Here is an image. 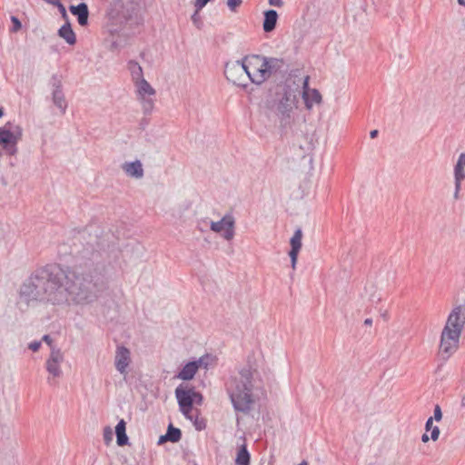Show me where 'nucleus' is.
Wrapping results in <instances>:
<instances>
[{
    "label": "nucleus",
    "mask_w": 465,
    "mask_h": 465,
    "mask_svg": "<svg viewBox=\"0 0 465 465\" xmlns=\"http://www.w3.org/2000/svg\"><path fill=\"white\" fill-rule=\"evenodd\" d=\"M87 242L81 258L74 265L48 263L35 269L20 287V299L27 305L32 302L61 305L91 304L107 289L105 265L97 236Z\"/></svg>",
    "instance_id": "nucleus-1"
},
{
    "label": "nucleus",
    "mask_w": 465,
    "mask_h": 465,
    "mask_svg": "<svg viewBox=\"0 0 465 465\" xmlns=\"http://www.w3.org/2000/svg\"><path fill=\"white\" fill-rule=\"evenodd\" d=\"M255 373L257 371L247 365L238 371V375L231 376L225 383L232 407L238 412L248 414L252 409L255 402L252 395Z\"/></svg>",
    "instance_id": "nucleus-2"
},
{
    "label": "nucleus",
    "mask_w": 465,
    "mask_h": 465,
    "mask_svg": "<svg viewBox=\"0 0 465 465\" xmlns=\"http://www.w3.org/2000/svg\"><path fill=\"white\" fill-rule=\"evenodd\" d=\"M295 77L291 75L278 86L272 104V110L279 120L282 133L290 126L293 109L297 108L301 95V79L296 80Z\"/></svg>",
    "instance_id": "nucleus-3"
},
{
    "label": "nucleus",
    "mask_w": 465,
    "mask_h": 465,
    "mask_svg": "<svg viewBox=\"0 0 465 465\" xmlns=\"http://www.w3.org/2000/svg\"><path fill=\"white\" fill-rule=\"evenodd\" d=\"M141 0H113L106 16L112 25L117 28L110 29L117 31L127 23H138Z\"/></svg>",
    "instance_id": "nucleus-4"
},
{
    "label": "nucleus",
    "mask_w": 465,
    "mask_h": 465,
    "mask_svg": "<svg viewBox=\"0 0 465 465\" xmlns=\"http://www.w3.org/2000/svg\"><path fill=\"white\" fill-rule=\"evenodd\" d=\"M248 80L256 85H261L269 79L267 69V56L261 54H247L242 59Z\"/></svg>",
    "instance_id": "nucleus-5"
},
{
    "label": "nucleus",
    "mask_w": 465,
    "mask_h": 465,
    "mask_svg": "<svg viewBox=\"0 0 465 465\" xmlns=\"http://www.w3.org/2000/svg\"><path fill=\"white\" fill-rule=\"evenodd\" d=\"M12 124L6 123L0 127V145L6 154L14 156L18 152L17 143L22 139L23 130L19 125L11 129Z\"/></svg>",
    "instance_id": "nucleus-6"
},
{
    "label": "nucleus",
    "mask_w": 465,
    "mask_h": 465,
    "mask_svg": "<svg viewBox=\"0 0 465 465\" xmlns=\"http://www.w3.org/2000/svg\"><path fill=\"white\" fill-rule=\"evenodd\" d=\"M460 334L444 326L440 334L438 356L442 361H448L459 349Z\"/></svg>",
    "instance_id": "nucleus-7"
},
{
    "label": "nucleus",
    "mask_w": 465,
    "mask_h": 465,
    "mask_svg": "<svg viewBox=\"0 0 465 465\" xmlns=\"http://www.w3.org/2000/svg\"><path fill=\"white\" fill-rule=\"evenodd\" d=\"M244 66L242 60L226 63L224 66L226 79L237 86L247 87L246 80H248L249 71H245Z\"/></svg>",
    "instance_id": "nucleus-8"
},
{
    "label": "nucleus",
    "mask_w": 465,
    "mask_h": 465,
    "mask_svg": "<svg viewBox=\"0 0 465 465\" xmlns=\"http://www.w3.org/2000/svg\"><path fill=\"white\" fill-rule=\"evenodd\" d=\"M175 397L179 405L180 411L186 419L193 420L191 415L193 409L194 387H183L182 384L175 389Z\"/></svg>",
    "instance_id": "nucleus-9"
},
{
    "label": "nucleus",
    "mask_w": 465,
    "mask_h": 465,
    "mask_svg": "<svg viewBox=\"0 0 465 465\" xmlns=\"http://www.w3.org/2000/svg\"><path fill=\"white\" fill-rule=\"evenodd\" d=\"M301 79V95L304 101V104L306 109H312L313 104H321L322 103V94L317 89H310L309 81L310 76L306 75Z\"/></svg>",
    "instance_id": "nucleus-10"
},
{
    "label": "nucleus",
    "mask_w": 465,
    "mask_h": 465,
    "mask_svg": "<svg viewBox=\"0 0 465 465\" xmlns=\"http://www.w3.org/2000/svg\"><path fill=\"white\" fill-rule=\"evenodd\" d=\"M234 218L231 214H225L220 221L211 223V230L222 233V236L230 241L234 236Z\"/></svg>",
    "instance_id": "nucleus-11"
},
{
    "label": "nucleus",
    "mask_w": 465,
    "mask_h": 465,
    "mask_svg": "<svg viewBox=\"0 0 465 465\" xmlns=\"http://www.w3.org/2000/svg\"><path fill=\"white\" fill-rule=\"evenodd\" d=\"M464 325L465 305H458L449 314L445 326H448L450 331L461 334Z\"/></svg>",
    "instance_id": "nucleus-12"
},
{
    "label": "nucleus",
    "mask_w": 465,
    "mask_h": 465,
    "mask_svg": "<svg viewBox=\"0 0 465 465\" xmlns=\"http://www.w3.org/2000/svg\"><path fill=\"white\" fill-rule=\"evenodd\" d=\"M51 84L53 86V103L60 110L61 114H64L67 108V102L63 92L62 82L56 74L52 76Z\"/></svg>",
    "instance_id": "nucleus-13"
},
{
    "label": "nucleus",
    "mask_w": 465,
    "mask_h": 465,
    "mask_svg": "<svg viewBox=\"0 0 465 465\" xmlns=\"http://www.w3.org/2000/svg\"><path fill=\"white\" fill-rule=\"evenodd\" d=\"M130 351L124 345L117 346L114 364L120 373H125L130 362Z\"/></svg>",
    "instance_id": "nucleus-14"
},
{
    "label": "nucleus",
    "mask_w": 465,
    "mask_h": 465,
    "mask_svg": "<svg viewBox=\"0 0 465 465\" xmlns=\"http://www.w3.org/2000/svg\"><path fill=\"white\" fill-rule=\"evenodd\" d=\"M63 361V354L59 349H52L49 359L46 361V370L54 377H59L62 373L59 362Z\"/></svg>",
    "instance_id": "nucleus-15"
},
{
    "label": "nucleus",
    "mask_w": 465,
    "mask_h": 465,
    "mask_svg": "<svg viewBox=\"0 0 465 465\" xmlns=\"http://www.w3.org/2000/svg\"><path fill=\"white\" fill-rule=\"evenodd\" d=\"M71 14L77 18V22L81 26H86L88 25L89 18V8L86 3L82 2L78 5H71L69 6Z\"/></svg>",
    "instance_id": "nucleus-16"
},
{
    "label": "nucleus",
    "mask_w": 465,
    "mask_h": 465,
    "mask_svg": "<svg viewBox=\"0 0 465 465\" xmlns=\"http://www.w3.org/2000/svg\"><path fill=\"white\" fill-rule=\"evenodd\" d=\"M278 17V13L273 9L264 11L262 29L265 33H271L275 29Z\"/></svg>",
    "instance_id": "nucleus-17"
},
{
    "label": "nucleus",
    "mask_w": 465,
    "mask_h": 465,
    "mask_svg": "<svg viewBox=\"0 0 465 465\" xmlns=\"http://www.w3.org/2000/svg\"><path fill=\"white\" fill-rule=\"evenodd\" d=\"M122 168L130 177L140 179L143 176V165L139 160L124 163Z\"/></svg>",
    "instance_id": "nucleus-18"
},
{
    "label": "nucleus",
    "mask_w": 465,
    "mask_h": 465,
    "mask_svg": "<svg viewBox=\"0 0 465 465\" xmlns=\"http://www.w3.org/2000/svg\"><path fill=\"white\" fill-rule=\"evenodd\" d=\"M58 35L63 38L69 45L76 43V35L69 21H66L58 30Z\"/></svg>",
    "instance_id": "nucleus-19"
},
{
    "label": "nucleus",
    "mask_w": 465,
    "mask_h": 465,
    "mask_svg": "<svg viewBox=\"0 0 465 465\" xmlns=\"http://www.w3.org/2000/svg\"><path fill=\"white\" fill-rule=\"evenodd\" d=\"M285 66L286 63L283 58L267 57V69L269 71V78L278 72H286L287 68L284 70Z\"/></svg>",
    "instance_id": "nucleus-20"
},
{
    "label": "nucleus",
    "mask_w": 465,
    "mask_h": 465,
    "mask_svg": "<svg viewBox=\"0 0 465 465\" xmlns=\"http://www.w3.org/2000/svg\"><path fill=\"white\" fill-rule=\"evenodd\" d=\"M198 371L196 362L193 361L187 362L181 371L175 375L176 378L183 381H191Z\"/></svg>",
    "instance_id": "nucleus-21"
},
{
    "label": "nucleus",
    "mask_w": 465,
    "mask_h": 465,
    "mask_svg": "<svg viewBox=\"0 0 465 465\" xmlns=\"http://www.w3.org/2000/svg\"><path fill=\"white\" fill-rule=\"evenodd\" d=\"M116 443L123 447L129 444V438L126 434V422L121 419L115 426Z\"/></svg>",
    "instance_id": "nucleus-22"
},
{
    "label": "nucleus",
    "mask_w": 465,
    "mask_h": 465,
    "mask_svg": "<svg viewBox=\"0 0 465 465\" xmlns=\"http://www.w3.org/2000/svg\"><path fill=\"white\" fill-rule=\"evenodd\" d=\"M251 462V454L247 449L245 443L242 444L238 450L235 458L236 465H250Z\"/></svg>",
    "instance_id": "nucleus-23"
},
{
    "label": "nucleus",
    "mask_w": 465,
    "mask_h": 465,
    "mask_svg": "<svg viewBox=\"0 0 465 465\" xmlns=\"http://www.w3.org/2000/svg\"><path fill=\"white\" fill-rule=\"evenodd\" d=\"M127 67L134 83H138L140 80L143 79V68L136 61L130 60L127 64Z\"/></svg>",
    "instance_id": "nucleus-24"
},
{
    "label": "nucleus",
    "mask_w": 465,
    "mask_h": 465,
    "mask_svg": "<svg viewBox=\"0 0 465 465\" xmlns=\"http://www.w3.org/2000/svg\"><path fill=\"white\" fill-rule=\"evenodd\" d=\"M165 438H167L170 442L176 443L182 439V431L179 428L170 423L165 433Z\"/></svg>",
    "instance_id": "nucleus-25"
},
{
    "label": "nucleus",
    "mask_w": 465,
    "mask_h": 465,
    "mask_svg": "<svg viewBox=\"0 0 465 465\" xmlns=\"http://www.w3.org/2000/svg\"><path fill=\"white\" fill-rule=\"evenodd\" d=\"M135 84L141 96H144V94L153 95L155 94V90L144 78L135 83Z\"/></svg>",
    "instance_id": "nucleus-26"
},
{
    "label": "nucleus",
    "mask_w": 465,
    "mask_h": 465,
    "mask_svg": "<svg viewBox=\"0 0 465 465\" xmlns=\"http://www.w3.org/2000/svg\"><path fill=\"white\" fill-rule=\"evenodd\" d=\"M302 231L301 228H297L290 240V245L292 248L302 249Z\"/></svg>",
    "instance_id": "nucleus-27"
},
{
    "label": "nucleus",
    "mask_w": 465,
    "mask_h": 465,
    "mask_svg": "<svg viewBox=\"0 0 465 465\" xmlns=\"http://www.w3.org/2000/svg\"><path fill=\"white\" fill-rule=\"evenodd\" d=\"M454 178L455 184L457 185L458 189L461 188V182L465 179V172L463 167H460V165L454 166Z\"/></svg>",
    "instance_id": "nucleus-28"
},
{
    "label": "nucleus",
    "mask_w": 465,
    "mask_h": 465,
    "mask_svg": "<svg viewBox=\"0 0 465 465\" xmlns=\"http://www.w3.org/2000/svg\"><path fill=\"white\" fill-rule=\"evenodd\" d=\"M10 20L12 26L10 27L9 32L12 34L19 32L23 26L19 18L15 15H11Z\"/></svg>",
    "instance_id": "nucleus-29"
},
{
    "label": "nucleus",
    "mask_w": 465,
    "mask_h": 465,
    "mask_svg": "<svg viewBox=\"0 0 465 465\" xmlns=\"http://www.w3.org/2000/svg\"><path fill=\"white\" fill-rule=\"evenodd\" d=\"M142 104H143V111L145 114H148L152 112L153 108V101L152 98H144L142 97Z\"/></svg>",
    "instance_id": "nucleus-30"
},
{
    "label": "nucleus",
    "mask_w": 465,
    "mask_h": 465,
    "mask_svg": "<svg viewBox=\"0 0 465 465\" xmlns=\"http://www.w3.org/2000/svg\"><path fill=\"white\" fill-rule=\"evenodd\" d=\"M210 359H211V356L209 354H205V355L200 357L197 361H193V362H196L197 370H199V368H201V367L207 369L209 366Z\"/></svg>",
    "instance_id": "nucleus-31"
},
{
    "label": "nucleus",
    "mask_w": 465,
    "mask_h": 465,
    "mask_svg": "<svg viewBox=\"0 0 465 465\" xmlns=\"http://www.w3.org/2000/svg\"><path fill=\"white\" fill-rule=\"evenodd\" d=\"M300 251H301V249L292 248V247H291V250L289 251V256L291 259V263H292V269H295Z\"/></svg>",
    "instance_id": "nucleus-32"
},
{
    "label": "nucleus",
    "mask_w": 465,
    "mask_h": 465,
    "mask_svg": "<svg viewBox=\"0 0 465 465\" xmlns=\"http://www.w3.org/2000/svg\"><path fill=\"white\" fill-rule=\"evenodd\" d=\"M113 435H114V433H113L112 428L109 426L104 427L103 436H104V441L106 445H109L112 442Z\"/></svg>",
    "instance_id": "nucleus-33"
},
{
    "label": "nucleus",
    "mask_w": 465,
    "mask_h": 465,
    "mask_svg": "<svg viewBox=\"0 0 465 465\" xmlns=\"http://www.w3.org/2000/svg\"><path fill=\"white\" fill-rule=\"evenodd\" d=\"M242 0H227V5L229 9L235 12L236 9L242 5Z\"/></svg>",
    "instance_id": "nucleus-34"
},
{
    "label": "nucleus",
    "mask_w": 465,
    "mask_h": 465,
    "mask_svg": "<svg viewBox=\"0 0 465 465\" xmlns=\"http://www.w3.org/2000/svg\"><path fill=\"white\" fill-rule=\"evenodd\" d=\"M55 7L58 8V11L61 14L62 18L64 20H65V22L69 21V17H68L66 9H65L64 5L62 4V2H60L58 5H56Z\"/></svg>",
    "instance_id": "nucleus-35"
},
{
    "label": "nucleus",
    "mask_w": 465,
    "mask_h": 465,
    "mask_svg": "<svg viewBox=\"0 0 465 465\" xmlns=\"http://www.w3.org/2000/svg\"><path fill=\"white\" fill-rule=\"evenodd\" d=\"M432 418L436 421H440L442 419V411H441V408L439 404L435 405V407H434V413H433Z\"/></svg>",
    "instance_id": "nucleus-36"
},
{
    "label": "nucleus",
    "mask_w": 465,
    "mask_h": 465,
    "mask_svg": "<svg viewBox=\"0 0 465 465\" xmlns=\"http://www.w3.org/2000/svg\"><path fill=\"white\" fill-rule=\"evenodd\" d=\"M430 430H431L430 439L433 441H436L440 437V428L438 426H434Z\"/></svg>",
    "instance_id": "nucleus-37"
},
{
    "label": "nucleus",
    "mask_w": 465,
    "mask_h": 465,
    "mask_svg": "<svg viewBox=\"0 0 465 465\" xmlns=\"http://www.w3.org/2000/svg\"><path fill=\"white\" fill-rule=\"evenodd\" d=\"M203 401V394L201 392H199V391L194 390V394H193V401H194V403H196L198 405H202Z\"/></svg>",
    "instance_id": "nucleus-38"
},
{
    "label": "nucleus",
    "mask_w": 465,
    "mask_h": 465,
    "mask_svg": "<svg viewBox=\"0 0 465 465\" xmlns=\"http://www.w3.org/2000/svg\"><path fill=\"white\" fill-rule=\"evenodd\" d=\"M211 0H195L194 6L197 10H202Z\"/></svg>",
    "instance_id": "nucleus-39"
},
{
    "label": "nucleus",
    "mask_w": 465,
    "mask_h": 465,
    "mask_svg": "<svg viewBox=\"0 0 465 465\" xmlns=\"http://www.w3.org/2000/svg\"><path fill=\"white\" fill-rule=\"evenodd\" d=\"M194 427L197 430H202L205 429V427H206L205 421L204 420L199 421L198 420H195Z\"/></svg>",
    "instance_id": "nucleus-40"
},
{
    "label": "nucleus",
    "mask_w": 465,
    "mask_h": 465,
    "mask_svg": "<svg viewBox=\"0 0 465 465\" xmlns=\"http://www.w3.org/2000/svg\"><path fill=\"white\" fill-rule=\"evenodd\" d=\"M41 347V341H33L29 344L28 348L33 351H37Z\"/></svg>",
    "instance_id": "nucleus-41"
},
{
    "label": "nucleus",
    "mask_w": 465,
    "mask_h": 465,
    "mask_svg": "<svg viewBox=\"0 0 465 465\" xmlns=\"http://www.w3.org/2000/svg\"><path fill=\"white\" fill-rule=\"evenodd\" d=\"M455 165H460V167L464 168V166H465V153H462L460 154L459 159Z\"/></svg>",
    "instance_id": "nucleus-42"
},
{
    "label": "nucleus",
    "mask_w": 465,
    "mask_h": 465,
    "mask_svg": "<svg viewBox=\"0 0 465 465\" xmlns=\"http://www.w3.org/2000/svg\"><path fill=\"white\" fill-rule=\"evenodd\" d=\"M200 11L201 10H197V8H195V12L192 15V21L193 22L194 25H197L199 22H201L200 15H199Z\"/></svg>",
    "instance_id": "nucleus-43"
},
{
    "label": "nucleus",
    "mask_w": 465,
    "mask_h": 465,
    "mask_svg": "<svg viewBox=\"0 0 465 465\" xmlns=\"http://www.w3.org/2000/svg\"><path fill=\"white\" fill-rule=\"evenodd\" d=\"M433 418L432 417H430L427 420H426V423H425V430L426 431H429L432 428H433Z\"/></svg>",
    "instance_id": "nucleus-44"
},
{
    "label": "nucleus",
    "mask_w": 465,
    "mask_h": 465,
    "mask_svg": "<svg viewBox=\"0 0 465 465\" xmlns=\"http://www.w3.org/2000/svg\"><path fill=\"white\" fill-rule=\"evenodd\" d=\"M270 5L276 6V7H282L283 5L282 0H269Z\"/></svg>",
    "instance_id": "nucleus-45"
},
{
    "label": "nucleus",
    "mask_w": 465,
    "mask_h": 465,
    "mask_svg": "<svg viewBox=\"0 0 465 465\" xmlns=\"http://www.w3.org/2000/svg\"><path fill=\"white\" fill-rule=\"evenodd\" d=\"M43 341H45L48 345H51L53 342L52 338L48 334L43 336Z\"/></svg>",
    "instance_id": "nucleus-46"
},
{
    "label": "nucleus",
    "mask_w": 465,
    "mask_h": 465,
    "mask_svg": "<svg viewBox=\"0 0 465 465\" xmlns=\"http://www.w3.org/2000/svg\"><path fill=\"white\" fill-rule=\"evenodd\" d=\"M378 134H379V131L376 129L370 132V136L371 139L376 138L378 136Z\"/></svg>",
    "instance_id": "nucleus-47"
},
{
    "label": "nucleus",
    "mask_w": 465,
    "mask_h": 465,
    "mask_svg": "<svg viewBox=\"0 0 465 465\" xmlns=\"http://www.w3.org/2000/svg\"><path fill=\"white\" fill-rule=\"evenodd\" d=\"M45 1L54 6H56V5H58L61 2V0H45Z\"/></svg>",
    "instance_id": "nucleus-48"
},
{
    "label": "nucleus",
    "mask_w": 465,
    "mask_h": 465,
    "mask_svg": "<svg viewBox=\"0 0 465 465\" xmlns=\"http://www.w3.org/2000/svg\"><path fill=\"white\" fill-rule=\"evenodd\" d=\"M165 441H169V440L167 438H165V434H164V435L160 436V438L158 440V444H162Z\"/></svg>",
    "instance_id": "nucleus-49"
},
{
    "label": "nucleus",
    "mask_w": 465,
    "mask_h": 465,
    "mask_svg": "<svg viewBox=\"0 0 465 465\" xmlns=\"http://www.w3.org/2000/svg\"><path fill=\"white\" fill-rule=\"evenodd\" d=\"M430 438V437H429L427 433H424V434H422V436H421V440H422V442L426 443V442H428V441H429Z\"/></svg>",
    "instance_id": "nucleus-50"
},
{
    "label": "nucleus",
    "mask_w": 465,
    "mask_h": 465,
    "mask_svg": "<svg viewBox=\"0 0 465 465\" xmlns=\"http://www.w3.org/2000/svg\"><path fill=\"white\" fill-rule=\"evenodd\" d=\"M460 191V188L458 189L457 185L455 184V192H454V198L455 199H458L459 198V193Z\"/></svg>",
    "instance_id": "nucleus-51"
},
{
    "label": "nucleus",
    "mask_w": 465,
    "mask_h": 465,
    "mask_svg": "<svg viewBox=\"0 0 465 465\" xmlns=\"http://www.w3.org/2000/svg\"><path fill=\"white\" fill-rule=\"evenodd\" d=\"M372 323V320L371 318H367L365 321H364V324L365 325H371Z\"/></svg>",
    "instance_id": "nucleus-52"
},
{
    "label": "nucleus",
    "mask_w": 465,
    "mask_h": 465,
    "mask_svg": "<svg viewBox=\"0 0 465 465\" xmlns=\"http://www.w3.org/2000/svg\"><path fill=\"white\" fill-rule=\"evenodd\" d=\"M382 318L387 321L388 320V312L385 311L383 313H381Z\"/></svg>",
    "instance_id": "nucleus-53"
},
{
    "label": "nucleus",
    "mask_w": 465,
    "mask_h": 465,
    "mask_svg": "<svg viewBox=\"0 0 465 465\" xmlns=\"http://www.w3.org/2000/svg\"><path fill=\"white\" fill-rule=\"evenodd\" d=\"M460 5H465V0H457Z\"/></svg>",
    "instance_id": "nucleus-54"
},
{
    "label": "nucleus",
    "mask_w": 465,
    "mask_h": 465,
    "mask_svg": "<svg viewBox=\"0 0 465 465\" xmlns=\"http://www.w3.org/2000/svg\"><path fill=\"white\" fill-rule=\"evenodd\" d=\"M4 115V109L0 108V118H2Z\"/></svg>",
    "instance_id": "nucleus-55"
},
{
    "label": "nucleus",
    "mask_w": 465,
    "mask_h": 465,
    "mask_svg": "<svg viewBox=\"0 0 465 465\" xmlns=\"http://www.w3.org/2000/svg\"><path fill=\"white\" fill-rule=\"evenodd\" d=\"M299 465H309L307 461L303 460Z\"/></svg>",
    "instance_id": "nucleus-56"
},
{
    "label": "nucleus",
    "mask_w": 465,
    "mask_h": 465,
    "mask_svg": "<svg viewBox=\"0 0 465 465\" xmlns=\"http://www.w3.org/2000/svg\"><path fill=\"white\" fill-rule=\"evenodd\" d=\"M461 405H462V406H465V397H464V398H462V400H461Z\"/></svg>",
    "instance_id": "nucleus-57"
},
{
    "label": "nucleus",
    "mask_w": 465,
    "mask_h": 465,
    "mask_svg": "<svg viewBox=\"0 0 465 465\" xmlns=\"http://www.w3.org/2000/svg\"><path fill=\"white\" fill-rule=\"evenodd\" d=\"M116 45H116V43H115V42H113V43H112V48L116 47Z\"/></svg>",
    "instance_id": "nucleus-58"
},
{
    "label": "nucleus",
    "mask_w": 465,
    "mask_h": 465,
    "mask_svg": "<svg viewBox=\"0 0 465 465\" xmlns=\"http://www.w3.org/2000/svg\"><path fill=\"white\" fill-rule=\"evenodd\" d=\"M84 235H85V232H83L81 238L84 239L85 238Z\"/></svg>",
    "instance_id": "nucleus-59"
}]
</instances>
